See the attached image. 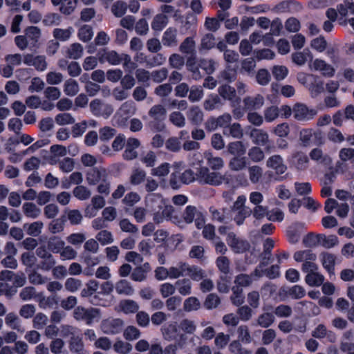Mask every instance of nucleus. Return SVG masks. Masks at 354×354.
Listing matches in <instances>:
<instances>
[{"mask_svg": "<svg viewBox=\"0 0 354 354\" xmlns=\"http://www.w3.org/2000/svg\"><path fill=\"white\" fill-rule=\"evenodd\" d=\"M147 206L151 209L153 215V221L158 223L168 219L176 223L177 216H174V207L167 205L162 196L160 194L151 193L145 198Z\"/></svg>", "mask_w": 354, "mask_h": 354, "instance_id": "1", "label": "nucleus"}, {"mask_svg": "<svg viewBox=\"0 0 354 354\" xmlns=\"http://www.w3.org/2000/svg\"><path fill=\"white\" fill-rule=\"evenodd\" d=\"M182 216L183 219L177 217L175 223L180 227H183L185 223L190 224L194 221L196 227L198 229H201L205 223L204 214L193 205L187 206Z\"/></svg>", "mask_w": 354, "mask_h": 354, "instance_id": "2", "label": "nucleus"}, {"mask_svg": "<svg viewBox=\"0 0 354 354\" xmlns=\"http://www.w3.org/2000/svg\"><path fill=\"white\" fill-rule=\"evenodd\" d=\"M148 115L151 118L148 127L152 131L159 132L165 129L164 121L166 118L167 110L163 105L155 104L152 106L149 110Z\"/></svg>", "mask_w": 354, "mask_h": 354, "instance_id": "3", "label": "nucleus"}, {"mask_svg": "<svg viewBox=\"0 0 354 354\" xmlns=\"http://www.w3.org/2000/svg\"><path fill=\"white\" fill-rule=\"evenodd\" d=\"M224 177L216 171H211L207 167H200L196 169V181L201 185L218 186L222 184Z\"/></svg>", "mask_w": 354, "mask_h": 354, "instance_id": "4", "label": "nucleus"}, {"mask_svg": "<svg viewBox=\"0 0 354 354\" xmlns=\"http://www.w3.org/2000/svg\"><path fill=\"white\" fill-rule=\"evenodd\" d=\"M89 108L94 116L102 117L104 119L109 118L114 111L113 105L98 98L94 99L90 102Z\"/></svg>", "mask_w": 354, "mask_h": 354, "instance_id": "5", "label": "nucleus"}, {"mask_svg": "<svg viewBox=\"0 0 354 354\" xmlns=\"http://www.w3.org/2000/svg\"><path fill=\"white\" fill-rule=\"evenodd\" d=\"M74 317L78 321H84L87 325H91L95 320L100 318V310L95 308H85L77 306L74 310Z\"/></svg>", "mask_w": 354, "mask_h": 354, "instance_id": "6", "label": "nucleus"}, {"mask_svg": "<svg viewBox=\"0 0 354 354\" xmlns=\"http://www.w3.org/2000/svg\"><path fill=\"white\" fill-rule=\"evenodd\" d=\"M299 138L303 147H309L321 143L322 134L321 131L313 129H302L299 131Z\"/></svg>", "mask_w": 354, "mask_h": 354, "instance_id": "7", "label": "nucleus"}, {"mask_svg": "<svg viewBox=\"0 0 354 354\" xmlns=\"http://www.w3.org/2000/svg\"><path fill=\"white\" fill-rule=\"evenodd\" d=\"M100 328L106 335H116L121 333L124 328V322L119 318L109 317L102 320Z\"/></svg>", "mask_w": 354, "mask_h": 354, "instance_id": "8", "label": "nucleus"}, {"mask_svg": "<svg viewBox=\"0 0 354 354\" xmlns=\"http://www.w3.org/2000/svg\"><path fill=\"white\" fill-rule=\"evenodd\" d=\"M317 113L314 109H309L302 103H297L292 107V114L298 121H308L312 120Z\"/></svg>", "mask_w": 354, "mask_h": 354, "instance_id": "9", "label": "nucleus"}, {"mask_svg": "<svg viewBox=\"0 0 354 354\" xmlns=\"http://www.w3.org/2000/svg\"><path fill=\"white\" fill-rule=\"evenodd\" d=\"M309 68L312 71L319 72L323 76L327 77H333L335 72L333 66L321 59H312L309 64Z\"/></svg>", "mask_w": 354, "mask_h": 354, "instance_id": "10", "label": "nucleus"}, {"mask_svg": "<svg viewBox=\"0 0 354 354\" xmlns=\"http://www.w3.org/2000/svg\"><path fill=\"white\" fill-rule=\"evenodd\" d=\"M160 332L162 338L168 342L176 339L178 336L180 339L184 337L183 334L179 335V327L176 322H170L164 324L160 328Z\"/></svg>", "mask_w": 354, "mask_h": 354, "instance_id": "11", "label": "nucleus"}, {"mask_svg": "<svg viewBox=\"0 0 354 354\" xmlns=\"http://www.w3.org/2000/svg\"><path fill=\"white\" fill-rule=\"evenodd\" d=\"M24 63L28 66H33L38 71H44L48 66L44 55L26 54L24 55Z\"/></svg>", "mask_w": 354, "mask_h": 354, "instance_id": "12", "label": "nucleus"}, {"mask_svg": "<svg viewBox=\"0 0 354 354\" xmlns=\"http://www.w3.org/2000/svg\"><path fill=\"white\" fill-rule=\"evenodd\" d=\"M109 177L106 169L103 167H93L86 173V180L89 185H96L104 178Z\"/></svg>", "mask_w": 354, "mask_h": 354, "instance_id": "13", "label": "nucleus"}, {"mask_svg": "<svg viewBox=\"0 0 354 354\" xmlns=\"http://www.w3.org/2000/svg\"><path fill=\"white\" fill-rule=\"evenodd\" d=\"M218 93V95L221 98L230 101L232 103V106H234V103H239L240 101V97L236 95V89L229 84H225L219 86Z\"/></svg>", "mask_w": 354, "mask_h": 354, "instance_id": "14", "label": "nucleus"}, {"mask_svg": "<svg viewBox=\"0 0 354 354\" xmlns=\"http://www.w3.org/2000/svg\"><path fill=\"white\" fill-rule=\"evenodd\" d=\"M250 138L252 142L257 145L265 146L266 150L268 151L271 148L268 146L269 136L268 133L261 129H253L250 132Z\"/></svg>", "mask_w": 354, "mask_h": 354, "instance_id": "15", "label": "nucleus"}, {"mask_svg": "<svg viewBox=\"0 0 354 354\" xmlns=\"http://www.w3.org/2000/svg\"><path fill=\"white\" fill-rule=\"evenodd\" d=\"M140 142L138 139L129 138L126 143L125 150L122 153V157L126 160H132L137 158L138 152L136 149L139 147Z\"/></svg>", "mask_w": 354, "mask_h": 354, "instance_id": "16", "label": "nucleus"}, {"mask_svg": "<svg viewBox=\"0 0 354 354\" xmlns=\"http://www.w3.org/2000/svg\"><path fill=\"white\" fill-rule=\"evenodd\" d=\"M227 242L233 250L237 253L243 252L250 248L248 241L238 239L232 232L227 234Z\"/></svg>", "mask_w": 354, "mask_h": 354, "instance_id": "17", "label": "nucleus"}, {"mask_svg": "<svg viewBox=\"0 0 354 354\" xmlns=\"http://www.w3.org/2000/svg\"><path fill=\"white\" fill-rule=\"evenodd\" d=\"M24 35L30 45V50L38 47L39 40L41 37V30L38 27H27L24 30Z\"/></svg>", "mask_w": 354, "mask_h": 354, "instance_id": "18", "label": "nucleus"}, {"mask_svg": "<svg viewBox=\"0 0 354 354\" xmlns=\"http://www.w3.org/2000/svg\"><path fill=\"white\" fill-rule=\"evenodd\" d=\"M245 111H252L260 109L264 104V97L257 94L254 96H247L243 100Z\"/></svg>", "mask_w": 354, "mask_h": 354, "instance_id": "19", "label": "nucleus"}, {"mask_svg": "<svg viewBox=\"0 0 354 354\" xmlns=\"http://www.w3.org/2000/svg\"><path fill=\"white\" fill-rule=\"evenodd\" d=\"M123 54L120 55L115 50H104L99 54L100 63L108 62L111 65H118L122 62Z\"/></svg>", "mask_w": 354, "mask_h": 354, "instance_id": "20", "label": "nucleus"}, {"mask_svg": "<svg viewBox=\"0 0 354 354\" xmlns=\"http://www.w3.org/2000/svg\"><path fill=\"white\" fill-rule=\"evenodd\" d=\"M290 161L297 170L304 171L308 167L309 159L304 152L297 151L294 153L291 156Z\"/></svg>", "mask_w": 354, "mask_h": 354, "instance_id": "21", "label": "nucleus"}, {"mask_svg": "<svg viewBox=\"0 0 354 354\" xmlns=\"http://www.w3.org/2000/svg\"><path fill=\"white\" fill-rule=\"evenodd\" d=\"M266 166L275 171L277 174H283L287 170L286 165L280 155H273L268 158L266 161Z\"/></svg>", "mask_w": 354, "mask_h": 354, "instance_id": "22", "label": "nucleus"}, {"mask_svg": "<svg viewBox=\"0 0 354 354\" xmlns=\"http://www.w3.org/2000/svg\"><path fill=\"white\" fill-rule=\"evenodd\" d=\"M178 30L173 27L168 28L163 33L162 43L166 47H176L178 44Z\"/></svg>", "mask_w": 354, "mask_h": 354, "instance_id": "23", "label": "nucleus"}, {"mask_svg": "<svg viewBox=\"0 0 354 354\" xmlns=\"http://www.w3.org/2000/svg\"><path fill=\"white\" fill-rule=\"evenodd\" d=\"M232 116L228 113H225L217 118H212L207 122V127L216 129L217 127H223L224 129L230 124Z\"/></svg>", "mask_w": 354, "mask_h": 354, "instance_id": "24", "label": "nucleus"}, {"mask_svg": "<svg viewBox=\"0 0 354 354\" xmlns=\"http://www.w3.org/2000/svg\"><path fill=\"white\" fill-rule=\"evenodd\" d=\"M204 158L207 165L214 171L221 169L224 167V160L222 158L214 156L212 152L206 151L204 152Z\"/></svg>", "mask_w": 354, "mask_h": 354, "instance_id": "25", "label": "nucleus"}, {"mask_svg": "<svg viewBox=\"0 0 354 354\" xmlns=\"http://www.w3.org/2000/svg\"><path fill=\"white\" fill-rule=\"evenodd\" d=\"M224 104L222 99L216 94H211L203 102V108L208 111L220 109Z\"/></svg>", "mask_w": 354, "mask_h": 354, "instance_id": "26", "label": "nucleus"}, {"mask_svg": "<svg viewBox=\"0 0 354 354\" xmlns=\"http://www.w3.org/2000/svg\"><path fill=\"white\" fill-rule=\"evenodd\" d=\"M136 111V104L132 101L124 102L116 112L115 116H120L127 120L130 116L135 114Z\"/></svg>", "mask_w": 354, "mask_h": 354, "instance_id": "27", "label": "nucleus"}, {"mask_svg": "<svg viewBox=\"0 0 354 354\" xmlns=\"http://www.w3.org/2000/svg\"><path fill=\"white\" fill-rule=\"evenodd\" d=\"M68 344L71 352L75 354H88L84 349V344L80 336H72Z\"/></svg>", "mask_w": 354, "mask_h": 354, "instance_id": "28", "label": "nucleus"}, {"mask_svg": "<svg viewBox=\"0 0 354 354\" xmlns=\"http://www.w3.org/2000/svg\"><path fill=\"white\" fill-rule=\"evenodd\" d=\"M216 46V39L213 34L206 33L201 39L200 44L198 46V50L200 53L208 51Z\"/></svg>", "mask_w": 354, "mask_h": 354, "instance_id": "29", "label": "nucleus"}, {"mask_svg": "<svg viewBox=\"0 0 354 354\" xmlns=\"http://www.w3.org/2000/svg\"><path fill=\"white\" fill-rule=\"evenodd\" d=\"M5 323L7 326L19 333H22L25 331L21 326L19 317L15 313H9L6 315Z\"/></svg>", "mask_w": 354, "mask_h": 354, "instance_id": "30", "label": "nucleus"}, {"mask_svg": "<svg viewBox=\"0 0 354 354\" xmlns=\"http://www.w3.org/2000/svg\"><path fill=\"white\" fill-rule=\"evenodd\" d=\"M320 259L323 267L328 271L330 274H334V268L335 264V255L329 252H322L320 254Z\"/></svg>", "mask_w": 354, "mask_h": 354, "instance_id": "31", "label": "nucleus"}, {"mask_svg": "<svg viewBox=\"0 0 354 354\" xmlns=\"http://www.w3.org/2000/svg\"><path fill=\"white\" fill-rule=\"evenodd\" d=\"M309 156L313 160L324 165H328L332 162L330 157L328 155L324 153L322 150L319 148H315L312 149Z\"/></svg>", "mask_w": 354, "mask_h": 354, "instance_id": "32", "label": "nucleus"}, {"mask_svg": "<svg viewBox=\"0 0 354 354\" xmlns=\"http://www.w3.org/2000/svg\"><path fill=\"white\" fill-rule=\"evenodd\" d=\"M83 181L82 174L80 171L73 172L68 177H66L62 180V187L68 189L71 185H80Z\"/></svg>", "mask_w": 354, "mask_h": 354, "instance_id": "33", "label": "nucleus"}, {"mask_svg": "<svg viewBox=\"0 0 354 354\" xmlns=\"http://www.w3.org/2000/svg\"><path fill=\"white\" fill-rule=\"evenodd\" d=\"M188 120L195 125H198L203 120V113L201 108L198 106L190 107L187 113Z\"/></svg>", "mask_w": 354, "mask_h": 354, "instance_id": "34", "label": "nucleus"}, {"mask_svg": "<svg viewBox=\"0 0 354 354\" xmlns=\"http://www.w3.org/2000/svg\"><path fill=\"white\" fill-rule=\"evenodd\" d=\"M189 264L180 261L176 266H171L170 270V279H178L180 277L186 276Z\"/></svg>", "mask_w": 354, "mask_h": 354, "instance_id": "35", "label": "nucleus"}, {"mask_svg": "<svg viewBox=\"0 0 354 354\" xmlns=\"http://www.w3.org/2000/svg\"><path fill=\"white\" fill-rule=\"evenodd\" d=\"M24 215L32 219H35L41 214V209L35 203L30 202L24 203L22 206Z\"/></svg>", "mask_w": 354, "mask_h": 354, "instance_id": "36", "label": "nucleus"}, {"mask_svg": "<svg viewBox=\"0 0 354 354\" xmlns=\"http://www.w3.org/2000/svg\"><path fill=\"white\" fill-rule=\"evenodd\" d=\"M304 225L302 223H296L288 227L286 232V235L288 241L292 244L297 243L300 238V232L299 229L303 228Z\"/></svg>", "mask_w": 354, "mask_h": 354, "instance_id": "37", "label": "nucleus"}, {"mask_svg": "<svg viewBox=\"0 0 354 354\" xmlns=\"http://www.w3.org/2000/svg\"><path fill=\"white\" fill-rule=\"evenodd\" d=\"M306 283L310 286H320L324 281V277L318 270L308 273L305 277Z\"/></svg>", "mask_w": 354, "mask_h": 354, "instance_id": "38", "label": "nucleus"}, {"mask_svg": "<svg viewBox=\"0 0 354 354\" xmlns=\"http://www.w3.org/2000/svg\"><path fill=\"white\" fill-rule=\"evenodd\" d=\"M308 58L311 62L313 59V55L308 49H305L302 52H296L292 54V62L298 66L304 65Z\"/></svg>", "mask_w": 354, "mask_h": 354, "instance_id": "39", "label": "nucleus"}, {"mask_svg": "<svg viewBox=\"0 0 354 354\" xmlns=\"http://www.w3.org/2000/svg\"><path fill=\"white\" fill-rule=\"evenodd\" d=\"M115 289L119 295H131L134 292V289L130 282L125 279L118 281L115 285Z\"/></svg>", "mask_w": 354, "mask_h": 354, "instance_id": "40", "label": "nucleus"}, {"mask_svg": "<svg viewBox=\"0 0 354 354\" xmlns=\"http://www.w3.org/2000/svg\"><path fill=\"white\" fill-rule=\"evenodd\" d=\"M227 151L234 156H243L246 152V148L241 141H234L227 145Z\"/></svg>", "mask_w": 354, "mask_h": 354, "instance_id": "41", "label": "nucleus"}, {"mask_svg": "<svg viewBox=\"0 0 354 354\" xmlns=\"http://www.w3.org/2000/svg\"><path fill=\"white\" fill-rule=\"evenodd\" d=\"M175 286L179 294L183 296H187L192 293V284L188 279H182L176 281Z\"/></svg>", "mask_w": 354, "mask_h": 354, "instance_id": "42", "label": "nucleus"}, {"mask_svg": "<svg viewBox=\"0 0 354 354\" xmlns=\"http://www.w3.org/2000/svg\"><path fill=\"white\" fill-rule=\"evenodd\" d=\"M84 52L83 46L79 43H73L67 48L66 51V57L73 59H80Z\"/></svg>", "mask_w": 354, "mask_h": 354, "instance_id": "43", "label": "nucleus"}, {"mask_svg": "<svg viewBox=\"0 0 354 354\" xmlns=\"http://www.w3.org/2000/svg\"><path fill=\"white\" fill-rule=\"evenodd\" d=\"M80 91L77 82L72 78L68 79L64 84V92L68 96H75Z\"/></svg>", "mask_w": 354, "mask_h": 354, "instance_id": "44", "label": "nucleus"}, {"mask_svg": "<svg viewBox=\"0 0 354 354\" xmlns=\"http://www.w3.org/2000/svg\"><path fill=\"white\" fill-rule=\"evenodd\" d=\"M294 259L297 262H306L308 261L316 260L317 256L311 250H300L296 252L293 255Z\"/></svg>", "mask_w": 354, "mask_h": 354, "instance_id": "45", "label": "nucleus"}, {"mask_svg": "<svg viewBox=\"0 0 354 354\" xmlns=\"http://www.w3.org/2000/svg\"><path fill=\"white\" fill-rule=\"evenodd\" d=\"M319 245L327 249L332 248L339 243L338 238L335 235L319 234Z\"/></svg>", "mask_w": 354, "mask_h": 354, "instance_id": "46", "label": "nucleus"}, {"mask_svg": "<svg viewBox=\"0 0 354 354\" xmlns=\"http://www.w3.org/2000/svg\"><path fill=\"white\" fill-rule=\"evenodd\" d=\"M195 41L193 37L185 38L179 46V50L183 54L192 55L195 51Z\"/></svg>", "mask_w": 354, "mask_h": 354, "instance_id": "47", "label": "nucleus"}, {"mask_svg": "<svg viewBox=\"0 0 354 354\" xmlns=\"http://www.w3.org/2000/svg\"><path fill=\"white\" fill-rule=\"evenodd\" d=\"M43 226L44 224L41 221H35L30 224L25 223L24 225V229L28 235L37 236L41 234Z\"/></svg>", "mask_w": 354, "mask_h": 354, "instance_id": "48", "label": "nucleus"}, {"mask_svg": "<svg viewBox=\"0 0 354 354\" xmlns=\"http://www.w3.org/2000/svg\"><path fill=\"white\" fill-rule=\"evenodd\" d=\"M119 306L121 310L125 314L135 313L139 309L137 302L130 299L121 301Z\"/></svg>", "mask_w": 354, "mask_h": 354, "instance_id": "49", "label": "nucleus"}, {"mask_svg": "<svg viewBox=\"0 0 354 354\" xmlns=\"http://www.w3.org/2000/svg\"><path fill=\"white\" fill-rule=\"evenodd\" d=\"M223 133L227 136H231L234 138H241L243 136V129L239 123L230 124L223 130Z\"/></svg>", "mask_w": 354, "mask_h": 354, "instance_id": "50", "label": "nucleus"}, {"mask_svg": "<svg viewBox=\"0 0 354 354\" xmlns=\"http://www.w3.org/2000/svg\"><path fill=\"white\" fill-rule=\"evenodd\" d=\"M328 335L330 342H334L335 337L331 331L328 332L326 327L324 324H319L312 333V335L317 339H322Z\"/></svg>", "mask_w": 354, "mask_h": 354, "instance_id": "51", "label": "nucleus"}, {"mask_svg": "<svg viewBox=\"0 0 354 354\" xmlns=\"http://www.w3.org/2000/svg\"><path fill=\"white\" fill-rule=\"evenodd\" d=\"M168 24V18L164 14L156 15L151 22V28L156 31H161Z\"/></svg>", "mask_w": 354, "mask_h": 354, "instance_id": "52", "label": "nucleus"}, {"mask_svg": "<svg viewBox=\"0 0 354 354\" xmlns=\"http://www.w3.org/2000/svg\"><path fill=\"white\" fill-rule=\"evenodd\" d=\"M279 116V109L274 105L266 107L263 111V119L266 122H272Z\"/></svg>", "mask_w": 354, "mask_h": 354, "instance_id": "53", "label": "nucleus"}, {"mask_svg": "<svg viewBox=\"0 0 354 354\" xmlns=\"http://www.w3.org/2000/svg\"><path fill=\"white\" fill-rule=\"evenodd\" d=\"M145 178H146L145 171H144L141 169L137 168V169H135L133 170V171L130 176V178H129V181L132 185L136 186V185H140L142 182L145 181Z\"/></svg>", "mask_w": 354, "mask_h": 354, "instance_id": "54", "label": "nucleus"}, {"mask_svg": "<svg viewBox=\"0 0 354 354\" xmlns=\"http://www.w3.org/2000/svg\"><path fill=\"white\" fill-rule=\"evenodd\" d=\"M248 175L250 182L257 184L263 176V169L258 165L250 166L248 167Z\"/></svg>", "mask_w": 354, "mask_h": 354, "instance_id": "55", "label": "nucleus"}, {"mask_svg": "<svg viewBox=\"0 0 354 354\" xmlns=\"http://www.w3.org/2000/svg\"><path fill=\"white\" fill-rule=\"evenodd\" d=\"M65 245V242L58 236L50 238L48 241V248L53 253H59Z\"/></svg>", "mask_w": 354, "mask_h": 354, "instance_id": "56", "label": "nucleus"}, {"mask_svg": "<svg viewBox=\"0 0 354 354\" xmlns=\"http://www.w3.org/2000/svg\"><path fill=\"white\" fill-rule=\"evenodd\" d=\"M179 330H182L186 334H194L196 330V325L194 321L189 319H183L179 324Z\"/></svg>", "mask_w": 354, "mask_h": 354, "instance_id": "57", "label": "nucleus"}, {"mask_svg": "<svg viewBox=\"0 0 354 354\" xmlns=\"http://www.w3.org/2000/svg\"><path fill=\"white\" fill-rule=\"evenodd\" d=\"M73 194L75 198L80 201H86L91 196L90 189L84 185H77L74 188Z\"/></svg>", "mask_w": 354, "mask_h": 354, "instance_id": "58", "label": "nucleus"}, {"mask_svg": "<svg viewBox=\"0 0 354 354\" xmlns=\"http://www.w3.org/2000/svg\"><path fill=\"white\" fill-rule=\"evenodd\" d=\"M99 288V282L96 280L92 279L89 280L86 284L85 288H84L81 291V296L82 297H88L92 296Z\"/></svg>", "mask_w": 354, "mask_h": 354, "instance_id": "59", "label": "nucleus"}, {"mask_svg": "<svg viewBox=\"0 0 354 354\" xmlns=\"http://www.w3.org/2000/svg\"><path fill=\"white\" fill-rule=\"evenodd\" d=\"M246 165V159L243 156H234L229 162V167L232 171L242 170Z\"/></svg>", "mask_w": 354, "mask_h": 354, "instance_id": "60", "label": "nucleus"}, {"mask_svg": "<svg viewBox=\"0 0 354 354\" xmlns=\"http://www.w3.org/2000/svg\"><path fill=\"white\" fill-rule=\"evenodd\" d=\"M94 254L88 252H82L80 259L86 266H95L100 263V260L98 257Z\"/></svg>", "mask_w": 354, "mask_h": 354, "instance_id": "61", "label": "nucleus"}, {"mask_svg": "<svg viewBox=\"0 0 354 354\" xmlns=\"http://www.w3.org/2000/svg\"><path fill=\"white\" fill-rule=\"evenodd\" d=\"M201 308V303L198 298L189 297L187 298L183 303V310L185 312L196 311Z\"/></svg>", "mask_w": 354, "mask_h": 354, "instance_id": "62", "label": "nucleus"}, {"mask_svg": "<svg viewBox=\"0 0 354 354\" xmlns=\"http://www.w3.org/2000/svg\"><path fill=\"white\" fill-rule=\"evenodd\" d=\"M77 36L83 42L89 41L93 36L92 27L89 25L82 26L78 30Z\"/></svg>", "mask_w": 354, "mask_h": 354, "instance_id": "63", "label": "nucleus"}, {"mask_svg": "<svg viewBox=\"0 0 354 354\" xmlns=\"http://www.w3.org/2000/svg\"><path fill=\"white\" fill-rule=\"evenodd\" d=\"M113 347L118 354H129L132 350V345L122 340H117Z\"/></svg>", "mask_w": 354, "mask_h": 354, "instance_id": "64", "label": "nucleus"}]
</instances>
